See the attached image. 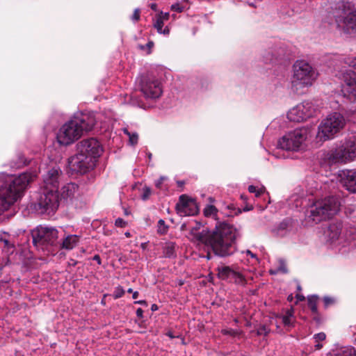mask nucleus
Masks as SVG:
<instances>
[{"label":"nucleus","instance_id":"18","mask_svg":"<svg viewBox=\"0 0 356 356\" xmlns=\"http://www.w3.org/2000/svg\"><path fill=\"white\" fill-rule=\"evenodd\" d=\"M217 276L220 280L234 282L236 284L245 285L246 280L245 277L240 273L235 271L233 268L228 266H218Z\"/></svg>","mask_w":356,"mask_h":356},{"label":"nucleus","instance_id":"46","mask_svg":"<svg viewBox=\"0 0 356 356\" xmlns=\"http://www.w3.org/2000/svg\"><path fill=\"white\" fill-rule=\"evenodd\" d=\"M136 316L138 318H143V310L141 308H138L136 310Z\"/></svg>","mask_w":356,"mask_h":356},{"label":"nucleus","instance_id":"53","mask_svg":"<svg viewBox=\"0 0 356 356\" xmlns=\"http://www.w3.org/2000/svg\"><path fill=\"white\" fill-rule=\"evenodd\" d=\"M149 7L151 8L152 10L156 11V8H157V6L156 3H151L149 4Z\"/></svg>","mask_w":356,"mask_h":356},{"label":"nucleus","instance_id":"24","mask_svg":"<svg viewBox=\"0 0 356 356\" xmlns=\"http://www.w3.org/2000/svg\"><path fill=\"white\" fill-rule=\"evenodd\" d=\"M80 236L76 234H70L59 241L58 249L72 250L79 242Z\"/></svg>","mask_w":356,"mask_h":356},{"label":"nucleus","instance_id":"8","mask_svg":"<svg viewBox=\"0 0 356 356\" xmlns=\"http://www.w3.org/2000/svg\"><path fill=\"white\" fill-rule=\"evenodd\" d=\"M340 205V201L336 196L316 200L310 207L308 218L315 223L325 220L339 211Z\"/></svg>","mask_w":356,"mask_h":356},{"label":"nucleus","instance_id":"5","mask_svg":"<svg viewBox=\"0 0 356 356\" xmlns=\"http://www.w3.org/2000/svg\"><path fill=\"white\" fill-rule=\"evenodd\" d=\"M337 29L346 34H356V9L349 1H341L332 8Z\"/></svg>","mask_w":356,"mask_h":356},{"label":"nucleus","instance_id":"3","mask_svg":"<svg viewBox=\"0 0 356 356\" xmlns=\"http://www.w3.org/2000/svg\"><path fill=\"white\" fill-rule=\"evenodd\" d=\"M96 123L93 113H76L59 129L56 138L59 144L68 145L79 139L84 132L92 129Z\"/></svg>","mask_w":356,"mask_h":356},{"label":"nucleus","instance_id":"49","mask_svg":"<svg viewBox=\"0 0 356 356\" xmlns=\"http://www.w3.org/2000/svg\"><path fill=\"white\" fill-rule=\"evenodd\" d=\"M154 46V42L152 41H149L146 44V47L150 50Z\"/></svg>","mask_w":356,"mask_h":356},{"label":"nucleus","instance_id":"25","mask_svg":"<svg viewBox=\"0 0 356 356\" xmlns=\"http://www.w3.org/2000/svg\"><path fill=\"white\" fill-rule=\"evenodd\" d=\"M293 227V220L291 218L284 219L277 226V233L281 236H284L288 232L291 230Z\"/></svg>","mask_w":356,"mask_h":356},{"label":"nucleus","instance_id":"4","mask_svg":"<svg viewBox=\"0 0 356 356\" xmlns=\"http://www.w3.org/2000/svg\"><path fill=\"white\" fill-rule=\"evenodd\" d=\"M318 76L316 70L305 60H296L293 65L291 90L296 95H302L312 86Z\"/></svg>","mask_w":356,"mask_h":356},{"label":"nucleus","instance_id":"42","mask_svg":"<svg viewBox=\"0 0 356 356\" xmlns=\"http://www.w3.org/2000/svg\"><path fill=\"white\" fill-rule=\"evenodd\" d=\"M131 19L135 22L140 19V10L138 8L134 10V12L131 16Z\"/></svg>","mask_w":356,"mask_h":356},{"label":"nucleus","instance_id":"10","mask_svg":"<svg viewBox=\"0 0 356 356\" xmlns=\"http://www.w3.org/2000/svg\"><path fill=\"white\" fill-rule=\"evenodd\" d=\"M343 116L339 113H333L324 119L318 127L316 138L320 141L332 138L345 125Z\"/></svg>","mask_w":356,"mask_h":356},{"label":"nucleus","instance_id":"62","mask_svg":"<svg viewBox=\"0 0 356 356\" xmlns=\"http://www.w3.org/2000/svg\"><path fill=\"white\" fill-rule=\"evenodd\" d=\"M140 48L141 49H145V47H144V46H143V45H140Z\"/></svg>","mask_w":356,"mask_h":356},{"label":"nucleus","instance_id":"45","mask_svg":"<svg viewBox=\"0 0 356 356\" xmlns=\"http://www.w3.org/2000/svg\"><path fill=\"white\" fill-rule=\"evenodd\" d=\"M165 179V177H161L158 180L156 181L155 182V186L160 188L161 187V184H163V181H164Z\"/></svg>","mask_w":356,"mask_h":356},{"label":"nucleus","instance_id":"54","mask_svg":"<svg viewBox=\"0 0 356 356\" xmlns=\"http://www.w3.org/2000/svg\"><path fill=\"white\" fill-rule=\"evenodd\" d=\"M227 207L230 211H234L235 210V207H234V204H229Z\"/></svg>","mask_w":356,"mask_h":356},{"label":"nucleus","instance_id":"37","mask_svg":"<svg viewBox=\"0 0 356 356\" xmlns=\"http://www.w3.org/2000/svg\"><path fill=\"white\" fill-rule=\"evenodd\" d=\"M279 318H282V323L284 326L290 327L293 325V322L291 318L287 317L284 315H279Z\"/></svg>","mask_w":356,"mask_h":356},{"label":"nucleus","instance_id":"32","mask_svg":"<svg viewBox=\"0 0 356 356\" xmlns=\"http://www.w3.org/2000/svg\"><path fill=\"white\" fill-rule=\"evenodd\" d=\"M124 133L129 136V143L132 145H135L138 143V136L136 133L131 134L127 129H124Z\"/></svg>","mask_w":356,"mask_h":356},{"label":"nucleus","instance_id":"20","mask_svg":"<svg viewBox=\"0 0 356 356\" xmlns=\"http://www.w3.org/2000/svg\"><path fill=\"white\" fill-rule=\"evenodd\" d=\"M343 186L350 192L356 193V170H343L339 173Z\"/></svg>","mask_w":356,"mask_h":356},{"label":"nucleus","instance_id":"19","mask_svg":"<svg viewBox=\"0 0 356 356\" xmlns=\"http://www.w3.org/2000/svg\"><path fill=\"white\" fill-rule=\"evenodd\" d=\"M177 213L181 216H195L198 213L199 209L195 200L188 198L186 195L179 197L176 204Z\"/></svg>","mask_w":356,"mask_h":356},{"label":"nucleus","instance_id":"6","mask_svg":"<svg viewBox=\"0 0 356 356\" xmlns=\"http://www.w3.org/2000/svg\"><path fill=\"white\" fill-rule=\"evenodd\" d=\"M33 244L44 254H54L59 245L58 231L54 227L38 226L31 232Z\"/></svg>","mask_w":356,"mask_h":356},{"label":"nucleus","instance_id":"58","mask_svg":"<svg viewBox=\"0 0 356 356\" xmlns=\"http://www.w3.org/2000/svg\"><path fill=\"white\" fill-rule=\"evenodd\" d=\"M124 235H125V236H126V237H127V238H129V237H130V236H131L130 233H129V232H126V233L124 234Z\"/></svg>","mask_w":356,"mask_h":356},{"label":"nucleus","instance_id":"57","mask_svg":"<svg viewBox=\"0 0 356 356\" xmlns=\"http://www.w3.org/2000/svg\"><path fill=\"white\" fill-rule=\"evenodd\" d=\"M4 243L6 245L8 246L10 245V243L8 240H4Z\"/></svg>","mask_w":356,"mask_h":356},{"label":"nucleus","instance_id":"43","mask_svg":"<svg viewBox=\"0 0 356 356\" xmlns=\"http://www.w3.org/2000/svg\"><path fill=\"white\" fill-rule=\"evenodd\" d=\"M326 335L324 332H319L318 334H316L314 335V339L317 341H323L325 339Z\"/></svg>","mask_w":356,"mask_h":356},{"label":"nucleus","instance_id":"38","mask_svg":"<svg viewBox=\"0 0 356 356\" xmlns=\"http://www.w3.org/2000/svg\"><path fill=\"white\" fill-rule=\"evenodd\" d=\"M124 293L125 292L122 287H118L114 292L113 297L115 299H118V298L122 297L124 296Z\"/></svg>","mask_w":356,"mask_h":356},{"label":"nucleus","instance_id":"64","mask_svg":"<svg viewBox=\"0 0 356 356\" xmlns=\"http://www.w3.org/2000/svg\"><path fill=\"white\" fill-rule=\"evenodd\" d=\"M165 18L167 19V18H168V13H165Z\"/></svg>","mask_w":356,"mask_h":356},{"label":"nucleus","instance_id":"28","mask_svg":"<svg viewBox=\"0 0 356 356\" xmlns=\"http://www.w3.org/2000/svg\"><path fill=\"white\" fill-rule=\"evenodd\" d=\"M319 297L317 295H312L307 297L308 307L313 314H318L317 303Z\"/></svg>","mask_w":356,"mask_h":356},{"label":"nucleus","instance_id":"17","mask_svg":"<svg viewBox=\"0 0 356 356\" xmlns=\"http://www.w3.org/2000/svg\"><path fill=\"white\" fill-rule=\"evenodd\" d=\"M76 149L78 152L85 154L87 157H90L94 163H96L97 159L102 152V147L99 142L94 138L80 141L76 145Z\"/></svg>","mask_w":356,"mask_h":356},{"label":"nucleus","instance_id":"61","mask_svg":"<svg viewBox=\"0 0 356 356\" xmlns=\"http://www.w3.org/2000/svg\"><path fill=\"white\" fill-rule=\"evenodd\" d=\"M316 346H317V348H318V349H319V348H321L322 347V346H321V345H320V344H318Z\"/></svg>","mask_w":356,"mask_h":356},{"label":"nucleus","instance_id":"13","mask_svg":"<svg viewBox=\"0 0 356 356\" xmlns=\"http://www.w3.org/2000/svg\"><path fill=\"white\" fill-rule=\"evenodd\" d=\"M327 240L331 243L341 244L343 242H350L356 240V228L350 229L342 234V224L341 222L332 223L329 225L326 232Z\"/></svg>","mask_w":356,"mask_h":356},{"label":"nucleus","instance_id":"29","mask_svg":"<svg viewBox=\"0 0 356 356\" xmlns=\"http://www.w3.org/2000/svg\"><path fill=\"white\" fill-rule=\"evenodd\" d=\"M154 28L157 30L158 33H163L164 35H168L170 32V30L168 27H165L163 30V20L161 17H159L155 23L154 24Z\"/></svg>","mask_w":356,"mask_h":356},{"label":"nucleus","instance_id":"15","mask_svg":"<svg viewBox=\"0 0 356 356\" xmlns=\"http://www.w3.org/2000/svg\"><path fill=\"white\" fill-rule=\"evenodd\" d=\"M140 90L146 98H159L162 92L161 83L154 77L149 75L143 76L140 82Z\"/></svg>","mask_w":356,"mask_h":356},{"label":"nucleus","instance_id":"16","mask_svg":"<svg viewBox=\"0 0 356 356\" xmlns=\"http://www.w3.org/2000/svg\"><path fill=\"white\" fill-rule=\"evenodd\" d=\"M95 165V163L92 161L90 157H87L85 154L78 152L68 160V166L72 173L84 174L90 169L93 168Z\"/></svg>","mask_w":356,"mask_h":356},{"label":"nucleus","instance_id":"35","mask_svg":"<svg viewBox=\"0 0 356 356\" xmlns=\"http://www.w3.org/2000/svg\"><path fill=\"white\" fill-rule=\"evenodd\" d=\"M325 308H327L335 302L334 298L329 296H325L323 299Z\"/></svg>","mask_w":356,"mask_h":356},{"label":"nucleus","instance_id":"27","mask_svg":"<svg viewBox=\"0 0 356 356\" xmlns=\"http://www.w3.org/2000/svg\"><path fill=\"white\" fill-rule=\"evenodd\" d=\"M204 214L206 217H212L217 222H220L218 217V211L216 207L213 205H207L204 209Z\"/></svg>","mask_w":356,"mask_h":356},{"label":"nucleus","instance_id":"63","mask_svg":"<svg viewBox=\"0 0 356 356\" xmlns=\"http://www.w3.org/2000/svg\"><path fill=\"white\" fill-rule=\"evenodd\" d=\"M148 157H149V159H151V157H152V154H151V153H149V154H148Z\"/></svg>","mask_w":356,"mask_h":356},{"label":"nucleus","instance_id":"31","mask_svg":"<svg viewBox=\"0 0 356 356\" xmlns=\"http://www.w3.org/2000/svg\"><path fill=\"white\" fill-rule=\"evenodd\" d=\"M280 266L276 270H270L271 275H275L278 273H286L288 272L286 264L282 259L279 261Z\"/></svg>","mask_w":356,"mask_h":356},{"label":"nucleus","instance_id":"26","mask_svg":"<svg viewBox=\"0 0 356 356\" xmlns=\"http://www.w3.org/2000/svg\"><path fill=\"white\" fill-rule=\"evenodd\" d=\"M163 253L166 258H175L177 257L175 243L172 241L165 243L163 246Z\"/></svg>","mask_w":356,"mask_h":356},{"label":"nucleus","instance_id":"47","mask_svg":"<svg viewBox=\"0 0 356 356\" xmlns=\"http://www.w3.org/2000/svg\"><path fill=\"white\" fill-rule=\"evenodd\" d=\"M134 303L137 304V305H145V306L147 305V303L146 300H136L134 302Z\"/></svg>","mask_w":356,"mask_h":356},{"label":"nucleus","instance_id":"55","mask_svg":"<svg viewBox=\"0 0 356 356\" xmlns=\"http://www.w3.org/2000/svg\"><path fill=\"white\" fill-rule=\"evenodd\" d=\"M138 295H139V293H138V291H134V292L133 293L132 298H133L134 299H136V298H138Z\"/></svg>","mask_w":356,"mask_h":356},{"label":"nucleus","instance_id":"56","mask_svg":"<svg viewBox=\"0 0 356 356\" xmlns=\"http://www.w3.org/2000/svg\"><path fill=\"white\" fill-rule=\"evenodd\" d=\"M297 298L302 301V300H305V297L303 296H300V295H297Z\"/></svg>","mask_w":356,"mask_h":356},{"label":"nucleus","instance_id":"2","mask_svg":"<svg viewBox=\"0 0 356 356\" xmlns=\"http://www.w3.org/2000/svg\"><path fill=\"white\" fill-rule=\"evenodd\" d=\"M35 175L23 172L18 176L0 177V215L8 210L23 194L27 186L33 181Z\"/></svg>","mask_w":356,"mask_h":356},{"label":"nucleus","instance_id":"9","mask_svg":"<svg viewBox=\"0 0 356 356\" xmlns=\"http://www.w3.org/2000/svg\"><path fill=\"white\" fill-rule=\"evenodd\" d=\"M340 62L343 63V68L349 67L341 70V92L344 97L354 101L356 99V56H343Z\"/></svg>","mask_w":356,"mask_h":356},{"label":"nucleus","instance_id":"51","mask_svg":"<svg viewBox=\"0 0 356 356\" xmlns=\"http://www.w3.org/2000/svg\"><path fill=\"white\" fill-rule=\"evenodd\" d=\"M166 336H168V337H170V339H174L176 337L173 334V333L172 332H168L166 333Z\"/></svg>","mask_w":356,"mask_h":356},{"label":"nucleus","instance_id":"50","mask_svg":"<svg viewBox=\"0 0 356 356\" xmlns=\"http://www.w3.org/2000/svg\"><path fill=\"white\" fill-rule=\"evenodd\" d=\"M246 253L248 255H250L252 258H257L256 254L252 253L250 250H247Z\"/></svg>","mask_w":356,"mask_h":356},{"label":"nucleus","instance_id":"14","mask_svg":"<svg viewBox=\"0 0 356 356\" xmlns=\"http://www.w3.org/2000/svg\"><path fill=\"white\" fill-rule=\"evenodd\" d=\"M316 112V108L310 101H304L292 108L287 113L290 121L300 122L312 118Z\"/></svg>","mask_w":356,"mask_h":356},{"label":"nucleus","instance_id":"22","mask_svg":"<svg viewBox=\"0 0 356 356\" xmlns=\"http://www.w3.org/2000/svg\"><path fill=\"white\" fill-rule=\"evenodd\" d=\"M79 186L74 183H68L63 186L60 191V201H63L66 204L72 202L78 192Z\"/></svg>","mask_w":356,"mask_h":356},{"label":"nucleus","instance_id":"52","mask_svg":"<svg viewBox=\"0 0 356 356\" xmlns=\"http://www.w3.org/2000/svg\"><path fill=\"white\" fill-rule=\"evenodd\" d=\"M158 309H159V307H158V306H157V305H156V304H153V305H152V307H151V309H152V311H153V312L158 310Z\"/></svg>","mask_w":356,"mask_h":356},{"label":"nucleus","instance_id":"39","mask_svg":"<svg viewBox=\"0 0 356 356\" xmlns=\"http://www.w3.org/2000/svg\"><path fill=\"white\" fill-rule=\"evenodd\" d=\"M184 7L179 3H176L171 6V10L177 13H181L184 10Z\"/></svg>","mask_w":356,"mask_h":356},{"label":"nucleus","instance_id":"40","mask_svg":"<svg viewBox=\"0 0 356 356\" xmlns=\"http://www.w3.org/2000/svg\"><path fill=\"white\" fill-rule=\"evenodd\" d=\"M115 225L119 227H124L127 222L121 218H118L115 220Z\"/></svg>","mask_w":356,"mask_h":356},{"label":"nucleus","instance_id":"44","mask_svg":"<svg viewBox=\"0 0 356 356\" xmlns=\"http://www.w3.org/2000/svg\"><path fill=\"white\" fill-rule=\"evenodd\" d=\"M294 309L291 307L286 311L284 316L292 318L293 316Z\"/></svg>","mask_w":356,"mask_h":356},{"label":"nucleus","instance_id":"41","mask_svg":"<svg viewBox=\"0 0 356 356\" xmlns=\"http://www.w3.org/2000/svg\"><path fill=\"white\" fill-rule=\"evenodd\" d=\"M151 195V190L149 188H144L143 193L142 195V199L143 200H146L149 198V195Z\"/></svg>","mask_w":356,"mask_h":356},{"label":"nucleus","instance_id":"59","mask_svg":"<svg viewBox=\"0 0 356 356\" xmlns=\"http://www.w3.org/2000/svg\"><path fill=\"white\" fill-rule=\"evenodd\" d=\"M127 292H128L129 293H134L133 289H132L131 288H129V289L127 290Z\"/></svg>","mask_w":356,"mask_h":356},{"label":"nucleus","instance_id":"21","mask_svg":"<svg viewBox=\"0 0 356 356\" xmlns=\"http://www.w3.org/2000/svg\"><path fill=\"white\" fill-rule=\"evenodd\" d=\"M61 170L59 168H52L49 170L44 176L42 187L49 188V189H55L58 192L59 186V179L61 175Z\"/></svg>","mask_w":356,"mask_h":356},{"label":"nucleus","instance_id":"7","mask_svg":"<svg viewBox=\"0 0 356 356\" xmlns=\"http://www.w3.org/2000/svg\"><path fill=\"white\" fill-rule=\"evenodd\" d=\"M356 158V135H353L345 139L339 145L327 151L324 155V159L328 164L348 163Z\"/></svg>","mask_w":356,"mask_h":356},{"label":"nucleus","instance_id":"60","mask_svg":"<svg viewBox=\"0 0 356 356\" xmlns=\"http://www.w3.org/2000/svg\"><path fill=\"white\" fill-rule=\"evenodd\" d=\"M230 332H231L230 331H224L223 332V333H225V334H230Z\"/></svg>","mask_w":356,"mask_h":356},{"label":"nucleus","instance_id":"30","mask_svg":"<svg viewBox=\"0 0 356 356\" xmlns=\"http://www.w3.org/2000/svg\"><path fill=\"white\" fill-rule=\"evenodd\" d=\"M157 227V232L160 235L165 234L168 232L169 228V227L165 224L163 219H160L158 221Z\"/></svg>","mask_w":356,"mask_h":356},{"label":"nucleus","instance_id":"36","mask_svg":"<svg viewBox=\"0 0 356 356\" xmlns=\"http://www.w3.org/2000/svg\"><path fill=\"white\" fill-rule=\"evenodd\" d=\"M270 332L269 328L266 325H261L260 326L257 330V335L261 336H266Z\"/></svg>","mask_w":356,"mask_h":356},{"label":"nucleus","instance_id":"48","mask_svg":"<svg viewBox=\"0 0 356 356\" xmlns=\"http://www.w3.org/2000/svg\"><path fill=\"white\" fill-rule=\"evenodd\" d=\"M93 260L97 261L98 264H101V258L99 257V255L98 254H95L94 257H93Z\"/></svg>","mask_w":356,"mask_h":356},{"label":"nucleus","instance_id":"12","mask_svg":"<svg viewBox=\"0 0 356 356\" xmlns=\"http://www.w3.org/2000/svg\"><path fill=\"white\" fill-rule=\"evenodd\" d=\"M307 137V130L305 128L289 131L278 141L277 146L286 151H298Z\"/></svg>","mask_w":356,"mask_h":356},{"label":"nucleus","instance_id":"33","mask_svg":"<svg viewBox=\"0 0 356 356\" xmlns=\"http://www.w3.org/2000/svg\"><path fill=\"white\" fill-rule=\"evenodd\" d=\"M264 188H257L256 186L250 185L248 186V191L251 193H255L256 197L261 196L265 192Z\"/></svg>","mask_w":356,"mask_h":356},{"label":"nucleus","instance_id":"11","mask_svg":"<svg viewBox=\"0 0 356 356\" xmlns=\"http://www.w3.org/2000/svg\"><path fill=\"white\" fill-rule=\"evenodd\" d=\"M33 204L34 209L40 213L54 212L59 206L58 192L55 189L41 187L36 201Z\"/></svg>","mask_w":356,"mask_h":356},{"label":"nucleus","instance_id":"34","mask_svg":"<svg viewBox=\"0 0 356 356\" xmlns=\"http://www.w3.org/2000/svg\"><path fill=\"white\" fill-rule=\"evenodd\" d=\"M339 356H356V351L353 348H347L341 351Z\"/></svg>","mask_w":356,"mask_h":356},{"label":"nucleus","instance_id":"23","mask_svg":"<svg viewBox=\"0 0 356 356\" xmlns=\"http://www.w3.org/2000/svg\"><path fill=\"white\" fill-rule=\"evenodd\" d=\"M285 51L283 48L279 47L278 49H269L266 50L262 54L263 61L266 63H273L279 58L284 56Z\"/></svg>","mask_w":356,"mask_h":356},{"label":"nucleus","instance_id":"1","mask_svg":"<svg viewBox=\"0 0 356 356\" xmlns=\"http://www.w3.org/2000/svg\"><path fill=\"white\" fill-rule=\"evenodd\" d=\"M238 232L227 222H219L212 231L202 230L195 234V238L209 247L215 255L220 257L232 256L236 251V239Z\"/></svg>","mask_w":356,"mask_h":356}]
</instances>
